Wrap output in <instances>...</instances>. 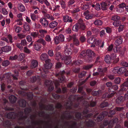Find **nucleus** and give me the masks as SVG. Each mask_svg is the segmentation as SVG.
<instances>
[{"label":"nucleus","mask_w":128,"mask_h":128,"mask_svg":"<svg viewBox=\"0 0 128 128\" xmlns=\"http://www.w3.org/2000/svg\"><path fill=\"white\" fill-rule=\"evenodd\" d=\"M12 74L10 73H7L4 75V77L7 79H9L11 76Z\"/></svg>","instance_id":"60"},{"label":"nucleus","mask_w":128,"mask_h":128,"mask_svg":"<svg viewBox=\"0 0 128 128\" xmlns=\"http://www.w3.org/2000/svg\"><path fill=\"white\" fill-rule=\"evenodd\" d=\"M120 19V17L117 15L114 16L112 17V20L114 21L118 20Z\"/></svg>","instance_id":"43"},{"label":"nucleus","mask_w":128,"mask_h":128,"mask_svg":"<svg viewBox=\"0 0 128 128\" xmlns=\"http://www.w3.org/2000/svg\"><path fill=\"white\" fill-rule=\"evenodd\" d=\"M73 72L75 73H78L80 71V68H76L73 69Z\"/></svg>","instance_id":"51"},{"label":"nucleus","mask_w":128,"mask_h":128,"mask_svg":"<svg viewBox=\"0 0 128 128\" xmlns=\"http://www.w3.org/2000/svg\"><path fill=\"white\" fill-rule=\"evenodd\" d=\"M66 114V113H64L62 114L61 116V118L63 120H64V119L68 120L70 119H72L74 118V116H72L70 114L66 115L65 114Z\"/></svg>","instance_id":"7"},{"label":"nucleus","mask_w":128,"mask_h":128,"mask_svg":"<svg viewBox=\"0 0 128 128\" xmlns=\"http://www.w3.org/2000/svg\"><path fill=\"white\" fill-rule=\"evenodd\" d=\"M63 20L65 22H72V19L71 18L68 16H64Z\"/></svg>","instance_id":"18"},{"label":"nucleus","mask_w":128,"mask_h":128,"mask_svg":"<svg viewBox=\"0 0 128 128\" xmlns=\"http://www.w3.org/2000/svg\"><path fill=\"white\" fill-rule=\"evenodd\" d=\"M10 123L8 120H6L4 122V125L6 127H7L10 126Z\"/></svg>","instance_id":"57"},{"label":"nucleus","mask_w":128,"mask_h":128,"mask_svg":"<svg viewBox=\"0 0 128 128\" xmlns=\"http://www.w3.org/2000/svg\"><path fill=\"white\" fill-rule=\"evenodd\" d=\"M58 37L59 38V40L60 42H64V36L62 34H60Z\"/></svg>","instance_id":"52"},{"label":"nucleus","mask_w":128,"mask_h":128,"mask_svg":"<svg viewBox=\"0 0 128 128\" xmlns=\"http://www.w3.org/2000/svg\"><path fill=\"white\" fill-rule=\"evenodd\" d=\"M82 114L80 112H77L75 114V117L78 120L81 119Z\"/></svg>","instance_id":"44"},{"label":"nucleus","mask_w":128,"mask_h":128,"mask_svg":"<svg viewBox=\"0 0 128 128\" xmlns=\"http://www.w3.org/2000/svg\"><path fill=\"white\" fill-rule=\"evenodd\" d=\"M72 50L70 49H66L64 51V53L66 56H70L72 54Z\"/></svg>","instance_id":"30"},{"label":"nucleus","mask_w":128,"mask_h":128,"mask_svg":"<svg viewBox=\"0 0 128 128\" xmlns=\"http://www.w3.org/2000/svg\"><path fill=\"white\" fill-rule=\"evenodd\" d=\"M81 24L80 23H77L74 26L72 27V30L75 32H77L80 28Z\"/></svg>","instance_id":"17"},{"label":"nucleus","mask_w":128,"mask_h":128,"mask_svg":"<svg viewBox=\"0 0 128 128\" xmlns=\"http://www.w3.org/2000/svg\"><path fill=\"white\" fill-rule=\"evenodd\" d=\"M10 64V62L8 60H5L3 61L2 63V65L4 66H8Z\"/></svg>","instance_id":"39"},{"label":"nucleus","mask_w":128,"mask_h":128,"mask_svg":"<svg viewBox=\"0 0 128 128\" xmlns=\"http://www.w3.org/2000/svg\"><path fill=\"white\" fill-rule=\"evenodd\" d=\"M31 64V67L32 68H33L36 67L38 66V63L37 61L33 60L32 61Z\"/></svg>","instance_id":"31"},{"label":"nucleus","mask_w":128,"mask_h":128,"mask_svg":"<svg viewBox=\"0 0 128 128\" xmlns=\"http://www.w3.org/2000/svg\"><path fill=\"white\" fill-rule=\"evenodd\" d=\"M112 60H114L113 61L114 63H117L119 60V58L118 57L116 58V56H112Z\"/></svg>","instance_id":"56"},{"label":"nucleus","mask_w":128,"mask_h":128,"mask_svg":"<svg viewBox=\"0 0 128 128\" xmlns=\"http://www.w3.org/2000/svg\"><path fill=\"white\" fill-rule=\"evenodd\" d=\"M102 22L100 20H96L94 22L95 24L96 25H101L102 24Z\"/></svg>","instance_id":"40"},{"label":"nucleus","mask_w":128,"mask_h":128,"mask_svg":"<svg viewBox=\"0 0 128 128\" xmlns=\"http://www.w3.org/2000/svg\"><path fill=\"white\" fill-rule=\"evenodd\" d=\"M84 58L85 60L88 62H91L92 59V56H85Z\"/></svg>","instance_id":"42"},{"label":"nucleus","mask_w":128,"mask_h":128,"mask_svg":"<svg viewBox=\"0 0 128 128\" xmlns=\"http://www.w3.org/2000/svg\"><path fill=\"white\" fill-rule=\"evenodd\" d=\"M39 32L40 34H39L38 38L39 36H40L41 38H43L44 36V35L47 33V31L45 30L40 29L39 30Z\"/></svg>","instance_id":"14"},{"label":"nucleus","mask_w":128,"mask_h":128,"mask_svg":"<svg viewBox=\"0 0 128 128\" xmlns=\"http://www.w3.org/2000/svg\"><path fill=\"white\" fill-rule=\"evenodd\" d=\"M9 100L11 103H14L16 102L17 98L14 96L11 95L9 97Z\"/></svg>","instance_id":"25"},{"label":"nucleus","mask_w":128,"mask_h":128,"mask_svg":"<svg viewBox=\"0 0 128 128\" xmlns=\"http://www.w3.org/2000/svg\"><path fill=\"white\" fill-rule=\"evenodd\" d=\"M40 80V77L38 76H33L31 78L30 81L32 82H34L37 81L39 82Z\"/></svg>","instance_id":"22"},{"label":"nucleus","mask_w":128,"mask_h":128,"mask_svg":"<svg viewBox=\"0 0 128 128\" xmlns=\"http://www.w3.org/2000/svg\"><path fill=\"white\" fill-rule=\"evenodd\" d=\"M58 23L55 21H52L49 24V27L52 28H53L56 27L58 25Z\"/></svg>","instance_id":"27"},{"label":"nucleus","mask_w":128,"mask_h":128,"mask_svg":"<svg viewBox=\"0 0 128 128\" xmlns=\"http://www.w3.org/2000/svg\"><path fill=\"white\" fill-rule=\"evenodd\" d=\"M65 73L64 70L60 71L58 73L56 74V77H58V78L59 79L60 82H63L65 80V78L64 76V74Z\"/></svg>","instance_id":"4"},{"label":"nucleus","mask_w":128,"mask_h":128,"mask_svg":"<svg viewBox=\"0 0 128 128\" xmlns=\"http://www.w3.org/2000/svg\"><path fill=\"white\" fill-rule=\"evenodd\" d=\"M104 118L103 116L101 114L97 117V120L98 122L101 121L103 120Z\"/></svg>","instance_id":"50"},{"label":"nucleus","mask_w":128,"mask_h":128,"mask_svg":"<svg viewBox=\"0 0 128 128\" xmlns=\"http://www.w3.org/2000/svg\"><path fill=\"white\" fill-rule=\"evenodd\" d=\"M38 42L42 44L43 45H45L46 44V42L45 40L42 38H41L38 39L37 41Z\"/></svg>","instance_id":"48"},{"label":"nucleus","mask_w":128,"mask_h":128,"mask_svg":"<svg viewBox=\"0 0 128 128\" xmlns=\"http://www.w3.org/2000/svg\"><path fill=\"white\" fill-rule=\"evenodd\" d=\"M93 64H92L85 66H83V68L84 70H88L89 69L91 68Z\"/></svg>","instance_id":"47"},{"label":"nucleus","mask_w":128,"mask_h":128,"mask_svg":"<svg viewBox=\"0 0 128 128\" xmlns=\"http://www.w3.org/2000/svg\"><path fill=\"white\" fill-rule=\"evenodd\" d=\"M118 121V119L116 118H115L112 120H110L109 122L108 128H112L113 126V124L117 122Z\"/></svg>","instance_id":"10"},{"label":"nucleus","mask_w":128,"mask_h":128,"mask_svg":"<svg viewBox=\"0 0 128 128\" xmlns=\"http://www.w3.org/2000/svg\"><path fill=\"white\" fill-rule=\"evenodd\" d=\"M1 91L4 92L5 90V84L4 83H2L0 84Z\"/></svg>","instance_id":"55"},{"label":"nucleus","mask_w":128,"mask_h":128,"mask_svg":"<svg viewBox=\"0 0 128 128\" xmlns=\"http://www.w3.org/2000/svg\"><path fill=\"white\" fill-rule=\"evenodd\" d=\"M11 49V47L9 46H4L2 47V51L5 52H8L10 51Z\"/></svg>","instance_id":"21"},{"label":"nucleus","mask_w":128,"mask_h":128,"mask_svg":"<svg viewBox=\"0 0 128 128\" xmlns=\"http://www.w3.org/2000/svg\"><path fill=\"white\" fill-rule=\"evenodd\" d=\"M64 123L66 127H68V128H77L76 123L75 121H65Z\"/></svg>","instance_id":"3"},{"label":"nucleus","mask_w":128,"mask_h":128,"mask_svg":"<svg viewBox=\"0 0 128 128\" xmlns=\"http://www.w3.org/2000/svg\"><path fill=\"white\" fill-rule=\"evenodd\" d=\"M122 42V39L121 37H119L115 41V44L116 46H118Z\"/></svg>","instance_id":"26"},{"label":"nucleus","mask_w":128,"mask_h":128,"mask_svg":"<svg viewBox=\"0 0 128 128\" xmlns=\"http://www.w3.org/2000/svg\"><path fill=\"white\" fill-rule=\"evenodd\" d=\"M36 114H32L30 116V118L31 120V123L34 125H38L40 126L39 127H37L36 128H42V126H40L44 122L41 120L40 121H35V119L36 117ZM34 127L32 125L27 126H26V128H34ZM14 128H25L23 127L17 126H16Z\"/></svg>","instance_id":"2"},{"label":"nucleus","mask_w":128,"mask_h":128,"mask_svg":"<svg viewBox=\"0 0 128 128\" xmlns=\"http://www.w3.org/2000/svg\"><path fill=\"white\" fill-rule=\"evenodd\" d=\"M109 104L107 102H104L100 104V107L101 108H103L104 107L107 106Z\"/></svg>","instance_id":"35"},{"label":"nucleus","mask_w":128,"mask_h":128,"mask_svg":"<svg viewBox=\"0 0 128 128\" xmlns=\"http://www.w3.org/2000/svg\"><path fill=\"white\" fill-rule=\"evenodd\" d=\"M86 55L88 56H92L95 55V54L93 52L90 50H88L86 51Z\"/></svg>","instance_id":"29"},{"label":"nucleus","mask_w":128,"mask_h":128,"mask_svg":"<svg viewBox=\"0 0 128 128\" xmlns=\"http://www.w3.org/2000/svg\"><path fill=\"white\" fill-rule=\"evenodd\" d=\"M7 38L8 39L9 42L11 43H12L13 41L12 36L10 35H8L7 36Z\"/></svg>","instance_id":"58"},{"label":"nucleus","mask_w":128,"mask_h":128,"mask_svg":"<svg viewBox=\"0 0 128 128\" xmlns=\"http://www.w3.org/2000/svg\"><path fill=\"white\" fill-rule=\"evenodd\" d=\"M18 104L20 106L22 107H24L26 105V102L24 100L21 99L18 101Z\"/></svg>","instance_id":"23"},{"label":"nucleus","mask_w":128,"mask_h":128,"mask_svg":"<svg viewBox=\"0 0 128 128\" xmlns=\"http://www.w3.org/2000/svg\"><path fill=\"white\" fill-rule=\"evenodd\" d=\"M40 22L42 25L44 27H46L48 25V22L44 18H41L40 20Z\"/></svg>","instance_id":"12"},{"label":"nucleus","mask_w":128,"mask_h":128,"mask_svg":"<svg viewBox=\"0 0 128 128\" xmlns=\"http://www.w3.org/2000/svg\"><path fill=\"white\" fill-rule=\"evenodd\" d=\"M125 100L123 96H121L118 97L116 100V103L117 104L122 103Z\"/></svg>","instance_id":"13"},{"label":"nucleus","mask_w":128,"mask_h":128,"mask_svg":"<svg viewBox=\"0 0 128 128\" xmlns=\"http://www.w3.org/2000/svg\"><path fill=\"white\" fill-rule=\"evenodd\" d=\"M72 105V103L70 102H69L66 103V108H71V106Z\"/></svg>","instance_id":"54"},{"label":"nucleus","mask_w":128,"mask_h":128,"mask_svg":"<svg viewBox=\"0 0 128 128\" xmlns=\"http://www.w3.org/2000/svg\"><path fill=\"white\" fill-rule=\"evenodd\" d=\"M119 68L118 67H115L112 70L114 74L117 73L118 74Z\"/></svg>","instance_id":"59"},{"label":"nucleus","mask_w":128,"mask_h":128,"mask_svg":"<svg viewBox=\"0 0 128 128\" xmlns=\"http://www.w3.org/2000/svg\"><path fill=\"white\" fill-rule=\"evenodd\" d=\"M108 124V126L109 124V122L108 120H106L104 121L103 123V125H100V128H104V126H106Z\"/></svg>","instance_id":"36"},{"label":"nucleus","mask_w":128,"mask_h":128,"mask_svg":"<svg viewBox=\"0 0 128 128\" xmlns=\"http://www.w3.org/2000/svg\"><path fill=\"white\" fill-rule=\"evenodd\" d=\"M112 56H105L104 58L105 61L107 64H110V63L111 60H112Z\"/></svg>","instance_id":"28"},{"label":"nucleus","mask_w":128,"mask_h":128,"mask_svg":"<svg viewBox=\"0 0 128 128\" xmlns=\"http://www.w3.org/2000/svg\"><path fill=\"white\" fill-rule=\"evenodd\" d=\"M89 11H87L84 12V14L85 16V18L87 20L91 19L93 16V15L92 14H89Z\"/></svg>","instance_id":"16"},{"label":"nucleus","mask_w":128,"mask_h":128,"mask_svg":"<svg viewBox=\"0 0 128 128\" xmlns=\"http://www.w3.org/2000/svg\"><path fill=\"white\" fill-rule=\"evenodd\" d=\"M96 39L91 37L88 39V42L92 44L90 46L91 47H94L95 46L94 44L95 42L96 41Z\"/></svg>","instance_id":"9"},{"label":"nucleus","mask_w":128,"mask_h":128,"mask_svg":"<svg viewBox=\"0 0 128 128\" xmlns=\"http://www.w3.org/2000/svg\"><path fill=\"white\" fill-rule=\"evenodd\" d=\"M33 21H35L36 19V16L34 14H31L30 15Z\"/></svg>","instance_id":"53"},{"label":"nucleus","mask_w":128,"mask_h":128,"mask_svg":"<svg viewBox=\"0 0 128 128\" xmlns=\"http://www.w3.org/2000/svg\"><path fill=\"white\" fill-rule=\"evenodd\" d=\"M118 74H121L125 72L126 71V68L123 67H121L119 69Z\"/></svg>","instance_id":"33"},{"label":"nucleus","mask_w":128,"mask_h":128,"mask_svg":"<svg viewBox=\"0 0 128 128\" xmlns=\"http://www.w3.org/2000/svg\"><path fill=\"white\" fill-rule=\"evenodd\" d=\"M85 124L87 126L91 127L94 126L95 123L92 120H90L88 122H86Z\"/></svg>","instance_id":"24"},{"label":"nucleus","mask_w":128,"mask_h":128,"mask_svg":"<svg viewBox=\"0 0 128 128\" xmlns=\"http://www.w3.org/2000/svg\"><path fill=\"white\" fill-rule=\"evenodd\" d=\"M114 83L116 84H120L121 82V80L120 78L118 77L115 79L114 80Z\"/></svg>","instance_id":"45"},{"label":"nucleus","mask_w":128,"mask_h":128,"mask_svg":"<svg viewBox=\"0 0 128 128\" xmlns=\"http://www.w3.org/2000/svg\"><path fill=\"white\" fill-rule=\"evenodd\" d=\"M128 89V87L123 85L122 84L121 85L119 91V93L122 94V93L121 92H125Z\"/></svg>","instance_id":"19"},{"label":"nucleus","mask_w":128,"mask_h":128,"mask_svg":"<svg viewBox=\"0 0 128 128\" xmlns=\"http://www.w3.org/2000/svg\"><path fill=\"white\" fill-rule=\"evenodd\" d=\"M34 48L35 49L37 50H39L40 49L41 46L40 45L38 44H36L34 45Z\"/></svg>","instance_id":"63"},{"label":"nucleus","mask_w":128,"mask_h":128,"mask_svg":"<svg viewBox=\"0 0 128 128\" xmlns=\"http://www.w3.org/2000/svg\"><path fill=\"white\" fill-rule=\"evenodd\" d=\"M86 72L84 71H82L78 74V76L80 78H82L85 76Z\"/></svg>","instance_id":"32"},{"label":"nucleus","mask_w":128,"mask_h":128,"mask_svg":"<svg viewBox=\"0 0 128 128\" xmlns=\"http://www.w3.org/2000/svg\"><path fill=\"white\" fill-rule=\"evenodd\" d=\"M18 10L21 12H24L25 10L24 6L22 4H18Z\"/></svg>","instance_id":"20"},{"label":"nucleus","mask_w":128,"mask_h":128,"mask_svg":"<svg viewBox=\"0 0 128 128\" xmlns=\"http://www.w3.org/2000/svg\"><path fill=\"white\" fill-rule=\"evenodd\" d=\"M120 22L119 21L114 22L113 23V25L115 27H118L120 25Z\"/></svg>","instance_id":"46"},{"label":"nucleus","mask_w":128,"mask_h":128,"mask_svg":"<svg viewBox=\"0 0 128 128\" xmlns=\"http://www.w3.org/2000/svg\"><path fill=\"white\" fill-rule=\"evenodd\" d=\"M124 25H121L119 26L118 28V31L119 32L122 31L124 28Z\"/></svg>","instance_id":"49"},{"label":"nucleus","mask_w":128,"mask_h":128,"mask_svg":"<svg viewBox=\"0 0 128 128\" xmlns=\"http://www.w3.org/2000/svg\"><path fill=\"white\" fill-rule=\"evenodd\" d=\"M60 59L64 60L65 64H70L72 61L71 56H61Z\"/></svg>","instance_id":"8"},{"label":"nucleus","mask_w":128,"mask_h":128,"mask_svg":"<svg viewBox=\"0 0 128 128\" xmlns=\"http://www.w3.org/2000/svg\"><path fill=\"white\" fill-rule=\"evenodd\" d=\"M24 30L26 31H29L30 29V27L28 24L26 22L24 25Z\"/></svg>","instance_id":"38"},{"label":"nucleus","mask_w":128,"mask_h":128,"mask_svg":"<svg viewBox=\"0 0 128 128\" xmlns=\"http://www.w3.org/2000/svg\"><path fill=\"white\" fill-rule=\"evenodd\" d=\"M45 63L46 64H44V68H43V69L44 72L46 71L45 69H50L52 66V64L51 62V60L49 59L46 60Z\"/></svg>","instance_id":"6"},{"label":"nucleus","mask_w":128,"mask_h":128,"mask_svg":"<svg viewBox=\"0 0 128 128\" xmlns=\"http://www.w3.org/2000/svg\"><path fill=\"white\" fill-rule=\"evenodd\" d=\"M96 41L95 44L96 45H98L100 48H102L104 46V42L103 41H102L101 40H96Z\"/></svg>","instance_id":"15"},{"label":"nucleus","mask_w":128,"mask_h":128,"mask_svg":"<svg viewBox=\"0 0 128 128\" xmlns=\"http://www.w3.org/2000/svg\"><path fill=\"white\" fill-rule=\"evenodd\" d=\"M121 64L122 66L126 67H128V64L126 62L122 61L121 62Z\"/></svg>","instance_id":"64"},{"label":"nucleus","mask_w":128,"mask_h":128,"mask_svg":"<svg viewBox=\"0 0 128 128\" xmlns=\"http://www.w3.org/2000/svg\"><path fill=\"white\" fill-rule=\"evenodd\" d=\"M102 9L103 10H105L107 9V6L110 5L108 2H102L101 4Z\"/></svg>","instance_id":"11"},{"label":"nucleus","mask_w":128,"mask_h":128,"mask_svg":"<svg viewBox=\"0 0 128 128\" xmlns=\"http://www.w3.org/2000/svg\"><path fill=\"white\" fill-rule=\"evenodd\" d=\"M30 35L33 38H35L37 37L38 36H39V33L37 31L31 32Z\"/></svg>","instance_id":"34"},{"label":"nucleus","mask_w":128,"mask_h":128,"mask_svg":"<svg viewBox=\"0 0 128 128\" xmlns=\"http://www.w3.org/2000/svg\"><path fill=\"white\" fill-rule=\"evenodd\" d=\"M60 42V40H59L58 36H56L55 37L54 39V42L56 44H58Z\"/></svg>","instance_id":"61"},{"label":"nucleus","mask_w":128,"mask_h":128,"mask_svg":"<svg viewBox=\"0 0 128 128\" xmlns=\"http://www.w3.org/2000/svg\"><path fill=\"white\" fill-rule=\"evenodd\" d=\"M31 111V108H26L24 110L25 116H23V112L22 111H20L18 113H15L14 112H10L7 114V117L9 118L14 119L16 117L19 120H24L26 118L28 114Z\"/></svg>","instance_id":"1"},{"label":"nucleus","mask_w":128,"mask_h":128,"mask_svg":"<svg viewBox=\"0 0 128 128\" xmlns=\"http://www.w3.org/2000/svg\"><path fill=\"white\" fill-rule=\"evenodd\" d=\"M73 42L74 44L78 46L79 44V42L78 39L76 38L74 36L73 38Z\"/></svg>","instance_id":"41"},{"label":"nucleus","mask_w":128,"mask_h":128,"mask_svg":"<svg viewBox=\"0 0 128 128\" xmlns=\"http://www.w3.org/2000/svg\"><path fill=\"white\" fill-rule=\"evenodd\" d=\"M14 28L15 32L17 33H19L22 30L21 28L19 26H16V25L14 26Z\"/></svg>","instance_id":"37"},{"label":"nucleus","mask_w":128,"mask_h":128,"mask_svg":"<svg viewBox=\"0 0 128 128\" xmlns=\"http://www.w3.org/2000/svg\"><path fill=\"white\" fill-rule=\"evenodd\" d=\"M101 91L98 90V91H93L92 92V94L94 96H97L100 94V92Z\"/></svg>","instance_id":"62"},{"label":"nucleus","mask_w":128,"mask_h":128,"mask_svg":"<svg viewBox=\"0 0 128 128\" xmlns=\"http://www.w3.org/2000/svg\"><path fill=\"white\" fill-rule=\"evenodd\" d=\"M39 107L41 110L44 109L46 110H52L54 109L52 105H45L42 104H39Z\"/></svg>","instance_id":"5"}]
</instances>
